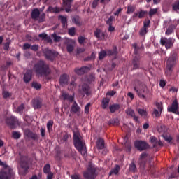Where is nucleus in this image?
Masks as SVG:
<instances>
[{"instance_id": "1", "label": "nucleus", "mask_w": 179, "mask_h": 179, "mask_svg": "<svg viewBox=\"0 0 179 179\" xmlns=\"http://www.w3.org/2000/svg\"><path fill=\"white\" fill-rule=\"evenodd\" d=\"M33 71L38 78H44L51 74V69L50 64L43 60H39L33 66Z\"/></svg>"}, {"instance_id": "2", "label": "nucleus", "mask_w": 179, "mask_h": 179, "mask_svg": "<svg viewBox=\"0 0 179 179\" xmlns=\"http://www.w3.org/2000/svg\"><path fill=\"white\" fill-rule=\"evenodd\" d=\"M73 141L74 147L78 150L79 153H80L82 156H86V154L87 153L86 144H85V141H83V138L80 137V134L79 133L73 132Z\"/></svg>"}, {"instance_id": "3", "label": "nucleus", "mask_w": 179, "mask_h": 179, "mask_svg": "<svg viewBox=\"0 0 179 179\" xmlns=\"http://www.w3.org/2000/svg\"><path fill=\"white\" fill-rule=\"evenodd\" d=\"M0 166L3 168L0 171V179H12L13 178V170L0 159Z\"/></svg>"}, {"instance_id": "4", "label": "nucleus", "mask_w": 179, "mask_h": 179, "mask_svg": "<svg viewBox=\"0 0 179 179\" xmlns=\"http://www.w3.org/2000/svg\"><path fill=\"white\" fill-rule=\"evenodd\" d=\"M176 64H177V52H173L166 61V69L165 71L166 75L168 76L171 75L173 68H174V65H176Z\"/></svg>"}, {"instance_id": "5", "label": "nucleus", "mask_w": 179, "mask_h": 179, "mask_svg": "<svg viewBox=\"0 0 179 179\" xmlns=\"http://www.w3.org/2000/svg\"><path fill=\"white\" fill-rule=\"evenodd\" d=\"M20 166L24 169V174H27V171L31 166V159L26 155H21L20 157Z\"/></svg>"}, {"instance_id": "6", "label": "nucleus", "mask_w": 179, "mask_h": 179, "mask_svg": "<svg viewBox=\"0 0 179 179\" xmlns=\"http://www.w3.org/2000/svg\"><path fill=\"white\" fill-rule=\"evenodd\" d=\"M141 87L140 90H138V87L134 86V89L141 99H146L149 96V89L145 85H141Z\"/></svg>"}, {"instance_id": "7", "label": "nucleus", "mask_w": 179, "mask_h": 179, "mask_svg": "<svg viewBox=\"0 0 179 179\" xmlns=\"http://www.w3.org/2000/svg\"><path fill=\"white\" fill-rule=\"evenodd\" d=\"M43 54L46 58L49 61H54L57 57H58V53L54 50H51L48 48H45L43 50Z\"/></svg>"}, {"instance_id": "8", "label": "nucleus", "mask_w": 179, "mask_h": 179, "mask_svg": "<svg viewBox=\"0 0 179 179\" xmlns=\"http://www.w3.org/2000/svg\"><path fill=\"white\" fill-rule=\"evenodd\" d=\"M6 122L11 129H15L16 125H20L19 120L15 116H11L6 119Z\"/></svg>"}, {"instance_id": "9", "label": "nucleus", "mask_w": 179, "mask_h": 179, "mask_svg": "<svg viewBox=\"0 0 179 179\" xmlns=\"http://www.w3.org/2000/svg\"><path fill=\"white\" fill-rule=\"evenodd\" d=\"M134 148L139 150L140 152H143V150H146V149H149V144L143 141H136L134 142Z\"/></svg>"}, {"instance_id": "10", "label": "nucleus", "mask_w": 179, "mask_h": 179, "mask_svg": "<svg viewBox=\"0 0 179 179\" xmlns=\"http://www.w3.org/2000/svg\"><path fill=\"white\" fill-rule=\"evenodd\" d=\"M94 174H96V169L89 166L87 170L83 172V177L85 179H94Z\"/></svg>"}, {"instance_id": "11", "label": "nucleus", "mask_w": 179, "mask_h": 179, "mask_svg": "<svg viewBox=\"0 0 179 179\" xmlns=\"http://www.w3.org/2000/svg\"><path fill=\"white\" fill-rule=\"evenodd\" d=\"M167 110L169 113H173V114L179 115L178 101H177V99L173 101L171 106H169Z\"/></svg>"}, {"instance_id": "12", "label": "nucleus", "mask_w": 179, "mask_h": 179, "mask_svg": "<svg viewBox=\"0 0 179 179\" xmlns=\"http://www.w3.org/2000/svg\"><path fill=\"white\" fill-rule=\"evenodd\" d=\"M150 139L154 149H160L161 148H163V146H164V144H163L162 141H157V138L154 136H150Z\"/></svg>"}, {"instance_id": "13", "label": "nucleus", "mask_w": 179, "mask_h": 179, "mask_svg": "<svg viewBox=\"0 0 179 179\" xmlns=\"http://www.w3.org/2000/svg\"><path fill=\"white\" fill-rule=\"evenodd\" d=\"M173 43L174 42L173 41V38H161L160 39V44L162 45H165L166 50L171 48V47H173Z\"/></svg>"}, {"instance_id": "14", "label": "nucleus", "mask_w": 179, "mask_h": 179, "mask_svg": "<svg viewBox=\"0 0 179 179\" xmlns=\"http://www.w3.org/2000/svg\"><path fill=\"white\" fill-rule=\"evenodd\" d=\"M74 72L76 75L81 76L82 75H85V73H87V72H90V67L87 66H84L80 68L76 67L74 69Z\"/></svg>"}, {"instance_id": "15", "label": "nucleus", "mask_w": 179, "mask_h": 179, "mask_svg": "<svg viewBox=\"0 0 179 179\" xmlns=\"http://www.w3.org/2000/svg\"><path fill=\"white\" fill-rule=\"evenodd\" d=\"M94 36L98 38V40H106L107 34L106 32H103L101 29L97 28L94 32Z\"/></svg>"}, {"instance_id": "16", "label": "nucleus", "mask_w": 179, "mask_h": 179, "mask_svg": "<svg viewBox=\"0 0 179 179\" xmlns=\"http://www.w3.org/2000/svg\"><path fill=\"white\" fill-rule=\"evenodd\" d=\"M69 76L66 73H64L60 76L59 83L61 86H66L69 83Z\"/></svg>"}, {"instance_id": "17", "label": "nucleus", "mask_w": 179, "mask_h": 179, "mask_svg": "<svg viewBox=\"0 0 179 179\" xmlns=\"http://www.w3.org/2000/svg\"><path fill=\"white\" fill-rule=\"evenodd\" d=\"M32 107L34 110H40L43 107V100L40 98H34L32 99Z\"/></svg>"}, {"instance_id": "18", "label": "nucleus", "mask_w": 179, "mask_h": 179, "mask_svg": "<svg viewBox=\"0 0 179 179\" xmlns=\"http://www.w3.org/2000/svg\"><path fill=\"white\" fill-rule=\"evenodd\" d=\"M79 92L80 94H86V96H89L92 94L90 91V86L87 84H83L81 88L79 90Z\"/></svg>"}, {"instance_id": "19", "label": "nucleus", "mask_w": 179, "mask_h": 179, "mask_svg": "<svg viewBox=\"0 0 179 179\" xmlns=\"http://www.w3.org/2000/svg\"><path fill=\"white\" fill-rule=\"evenodd\" d=\"M131 65L133 69H139L141 66V56H135L132 60Z\"/></svg>"}, {"instance_id": "20", "label": "nucleus", "mask_w": 179, "mask_h": 179, "mask_svg": "<svg viewBox=\"0 0 179 179\" xmlns=\"http://www.w3.org/2000/svg\"><path fill=\"white\" fill-rule=\"evenodd\" d=\"M71 113L72 114H77V115H79L80 113V106L76 103V101H74L73 104L71 107Z\"/></svg>"}, {"instance_id": "21", "label": "nucleus", "mask_w": 179, "mask_h": 179, "mask_svg": "<svg viewBox=\"0 0 179 179\" xmlns=\"http://www.w3.org/2000/svg\"><path fill=\"white\" fill-rule=\"evenodd\" d=\"M125 113L127 115H129V117L133 118L134 121H135L136 122H138V121H139V117L136 116L135 110H134L131 108H127L125 110Z\"/></svg>"}, {"instance_id": "22", "label": "nucleus", "mask_w": 179, "mask_h": 179, "mask_svg": "<svg viewBox=\"0 0 179 179\" xmlns=\"http://www.w3.org/2000/svg\"><path fill=\"white\" fill-rule=\"evenodd\" d=\"M24 134L25 136H27V138H30L33 141H36L38 139V136H37L36 134H34L33 131H31L29 129H26L24 131Z\"/></svg>"}, {"instance_id": "23", "label": "nucleus", "mask_w": 179, "mask_h": 179, "mask_svg": "<svg viewBox=\"0 0 179 179\" xmlns=\"http://www.w3.org/2000/svg\"><path fill=\"white\" fill-rule=\"evenodd\" d=\"M33 78V70L28 69L24 74V82L25 83H29L30 80H31V78Z\"/></svg>"}, {"instance_id": "24", "label": "nucleus", "mask_w": 179, "mask_h": 179, "mask_svg": "<svg viewBox=\"0 0 179 179\" xmlns=\"http://www.w3.org/2000/svg\"><path fill=\"white\" fill-rule=\"evenodd\" d=\"M63 1V6L65 8V10L67 13L71 12V8H72V2L73 0H62Z\"/></svg>"}, {"instance_id": "25", "label": "nucleus", "mask_w": 179, "mask_h": 179, "mask_svg": "<svg viewBox=\"0 0 179 179\" xmlns=\"http://www.w3.org/2000/svg\"><path fill=\"white\" fill-rule=\"evenodd\" d=\"M148 155L149 154H148V152H143L140 155L138 163L141 167H145V164H146V162H147L146 157H148Z\"/></svg>"}, {"instance_id": "26", "label": "nucleus", "mask_w": 179, "mask_h": 179, "mask_svg": "<svg viewBox=\"0 0 179 179\" xmlns=\"http://www.w3.org/2000/svg\"><path fill=\"white\" fill-rule=\"evenodd\" d=\"M58 19L60 20L63 29H66L68 27V18L64 15H59Z\"/></svg>"}, {"instance_id": "27", "label": "nucleus", "mask_w": 179, "mask_h": 179, "mask_svg": "<svg viewBox=\"0 0 179 179\" xmlns=\"http://www.w3.org/2000/svg\"><path fill=\"white\" fill-rule=\"evenodd\" d=\"M40 16V10L38 8L34 9L31 13V17L33 20H37Z\"/></svg>"}, {"instance_id": "28", "label": "nucleus", "mask_w": 179, "mask_h": 179, "mask_svg": "<svg viewBox=\"0 0 179 179\" xmlns=\"http://www.w3.org/2000/svg\"><path fill=\"white\" fill-rule=\"evenodd\" d=\"M96 146L99 150L104 149V139L99 138L96 142Z\"/></svg>"}, {"instance_id": "29", "label": "nucleus", "mask_w": 179, "mask_h": 179, "mask_svg": "<svg viewBox=\"0 0 179 179\" xmlns=\"http://www.w3.org/2000/svg\"><path fill=\"white\" fill-rule=\"evenodd\" d=\"M110 104V99L108 97L103 98L101 107L103 108V110H106L107 107H108V105Z\"/></svg>"}, {"instance_id": "30", "label": "nucleus", "mask_w": 179, "mask_h": 179, "mask_svg": "<svg viewBox=\"0 0 179 179\" xmlns=\"http://www.w3.org/2000/svg\"><path fill=\"white\" fill-rule=\"evenodd\" d=\"M174 30H176V25L171 24L166 28L165 34L166 36H170V34H173V33H174Z\"/></svg>"}, {"instance_id": "31", "label": "nucleus", "mask_w": 179, "mask_h": 179, "mask_svg": "<svg viewBox=\"0 0 179 179\" xmlns=\"http://www.w3.org/2000/svg\"><path fill=\"white\" fill-rule=\"evenodd\" d=\"M120 108L121 106H120V104L118 103H115L109 106V110L112 113H115V111H118V110H120Z\"/></svg>"}, {"instance_id": "32", "label": "nucleus", "mask_w": 179, "mask_h": 179, "mask_svg": "<svg viewBox=\"0 0 179 179\" xmlns=\"http://www.w3.org/2000/svg\"><path fill=\"white\" fill-rule=\"evenodd\" d=\"M62 96L64 100H68L69 101H70V103H72V101H73L74 100L73 96L69 95V94L63 93Z\"/></svg>"}, {"instance_id": "33", "label": "nucleus", "mask_w": 179, "mask_h": 179, "mask_svg": "<svg viewBox=\"0 0 179 179\" xmlns=\"http://www.w3.org/2000/svg\"><path fill=\"white\" fill-rule=\"evenodd\" d=\"M96 80V75L94 73H91L87 76V82L88 83H92Z\"/></svg>"}, {"instance_id": "34", "label": "nucleus", "mask_w": 179, "mask_h": 179, "mask_svg": "<svg viewBox=\"0 0 179 179\" xmlns=\"http://www.w3.org/2000/svg\"><path fill=\"white\" fill-rule=\"evenodd\" d=\"M72 22H73V23H75V24L76 26H82V22L80 21V17H79V16H75L72 19Z\"/></svg>"}, {"instance_id": "35", "label": "nucleus", "mask_w": 179, "mask_h": 179, "mask_svg": "<svg viewBox=\"0 0 179 179\" xmlns=\"http://www.w3.org/2000/svg\"><path fill=\"white\" fill-rule=\"evenodd\" d=\"M109 125H114V127H118L120 125V120L117 118L112 119L108 122Z\"/></svg>"}, {"instance_id": "36", "label": "nucleus", "mask_w": 179, "mask_h": 179, "mask_svg": "<svg viewBox=\"0 0 179 179\" xmlns=\"http://www.w3.org/2000/svg\"><path fill=\"white\" fill-rule=\"evenodd\" d=\"M23 110H24V103H21L16 109L15 113L22 115L23 114Z\"/></svg>"}, {"instance_id": "37", "label": "nucleus", "mask_w": 179, "mask_h": 179, "mask_svg": "<svg viewBox=\"0 0 179 179\" xmlns=\"http://www.w3.org/2000/svg\"><path fill=\"white\" fill-rule=\"evenodd\" d=\"M157 131L159 134H164L166 132V126L164 124H161L157 127Z\"/></svg>"}, {"instance_id": "38", "label": "nucleus", "mask_w": 179, "mask_h": 179, "mask_svg": "<svg viewBox=\"0 0 179 179\" xmlns=\"http://www.w3.org/2000/svg\"><path fill=\"white\" fill-rule=\"evenodd\" d=\"M138 113L141 117H143V118H146L148 117V112H146V110L138 108Z\"/></svg>"}, {"instance_id": "39", "label": "nucleus", "mask_w": 179, "mask_h": 179, "mask_svg": "<svg viewBox=\"0 0 179 179\" xmlns=\"http://www.w3.org/2000/svg\"><path fill=\"white\" fill-rule=\"evenodd\" d=\"M43 173H44V174L51 173V165H50V164H46L43 166Z\"/></svg>"}, {"instance_id": "40", "label": "nucleus", "mask_w": 179, "mask_h": 179, "mask_svg": "<svg viewBox=\"0 0 179 179\" xmlns=\"http://www.w3.org/2000/svg\"><path fill=\"white\" fill-rule=\"evenodd\" d=\"M31 87H33L36 90H40V89H41V84L34 81L31 83Z\"/></svg>"}, {"instance_id": "41", "label": "nucleus", "mask_w": 179, "mask_h": 179, "mask_svg": "<svg viewBox=\"0 0 179 179\" xmlns=\"http://www.w3.org/2000/svg\"><path fill=\"white\" fill-rule=\"evenodd\" d=\"M114 20H115V17L111 15L108 20H105V22L106 24H108V26H111L113 25V22H114Z\"/></svg>"}, {"instance_id": "42", "label": "nucleus", "mask_w": 179, "mask_h": 179, "mask_svg": "<svg viewBox=\"0 0 179 179\" xmlns=\"http://www.w3.org/2000/svg\"><path fill=\"white\" fill-rule=\"evenodd\" d=\"M120 172V165H116L115 167L110 172V176H111V174H118V173Z\"/></svg>"}, {"instance_id": "43", "label": "nucleus", "mask_w": 179, "mask_h": 179, "mask_svg": "<svg viewBox=\"0 0 179 179\" xmlns=\"http://www.w3.org/2000/svg\"><path fill=\"white\" fill-rule=\"evenodd\" d=\"M133 48H134V55H136L135 57H141L139 55V53L138 52V51L139 50V47H138V45L136 43H134Z\"/></svg>"}, {"instance_id": "44", "label": "nucleus", "mask_w": 179, "mask_h": 179, "mask_svg": "<svg viewBox=\"0 0 179 179\" xmlns=\"http://www.w3.org/2000/svg\"><path fill=\"white\" fill-rule=\"evenodd\" d=\"M21 136H22V134L19 131H13L12 133V137L14 139H20Z\"/></svg>"}, {"instance_id": "45", "label": "nucleus", "mask_w": 179, "mask_h": 179, "mask_svg": "<svg viewBox=\"0 0 179 179\" xmlns=\"http://www.w3.org/2000/svg\"><path fill=\"white\" fill-rule=\"evenodd\" d=\"M106 55H107V52H106L105 50L101 51L99 54V59H100L101 61V59H104Z\"/></svg>"}, {"instance_id": "46", "label": "nucleus", "mask_w": 179, "mask_h": 179, "mask_svg": "<svg viewBox=\"0 0 179 179\" xmlns=\"http://www.w3.org/2000/svg\"><path fill=\"white\" fill-rule=\"evenodd\" d=\"M108 55H117L118 54V52L117 51V47H115L113 50H108Z\"/></svg>"}, {"instance_id": "47", "label": "nucleus", "mask_w": 179, "mask_h": 179, "mask_svg": "<svg viewBox=\"0 0 179 179\" xmlns=\"http://www.w3.org/2000/svg\"><path fill=\"white\" fill-rule=\"evenodd\" d=\"M157 8H150V11L148 13L149 17H152V16H154V15H156L157 13Z\"/></svg>"}, {"instance_id": "48", "label": "nucleus", "mask_w": 179, "mask_h": 179, "mask_svg": "<svg viewBox=\"0 0 179 179\" xmlns=\"http://www.w3.org/2000/svg\"><path fill=\"white\" fill-rule=\"evenodd\" d=\"M45 21V13H43L41 15H39L38 17V23H43Z\"/></svg>"}, {"instance_id": "49", "label": "nucleus", "mask_w": 179, "mask_h": 179, "mask_svg": "<svg viewBox=\"0 0 179 179\" xmlns=\"http://www.w3.org/2000/svg\"><path fill=\"white\" fill-rule=\"evenodd\" d=\"M134 12H135V7H134L133 6H128L127 11V15L134 13Z\"/></svg>"}, {"instance_id": "50", "label": "nucleus", "mask_w": 179, "mask_h": 179, "mask_svg": "<svg viewBox=\"0 0 179 179\" xmlns=\"http://www.w3.org/2000/svg\"><path fill=\"white\" fill-rule=\"evenodd\" d=\"M52 37L54 38L55 43H59V41H61V36H57V34H52Z\"/></svg>"}, {"instance_id": "51", "label": "nucleus", "mask_w": 179, "mask_h": 179, "mask_svg": "<svg viewBox=\"0 0 179 179\" xmlns=\"http://www.w3.org/2000/svg\"><path fill=\"white\" fill-rule=\"evenodd\" d=\"M162 136H163L164 141L168 142V143H170V142H171L173 141V137H171V136L162 135Z\"/></svg>"}, {"instance_id": "52", "label": "nucleus", "mask_w": 179, "mask_h": 179, "mask_svg": "<svg viewBox=\"0 0 179 179\" xmlns=\"http://www.w3.org/2000/svg\"><path fill=\"white\" fill-rule=\"evenodd\" d=\"M74 48H75L73 47V45H72V44H67V45H66L67 52H69V53L73 52Z\"/></svg>"}, {"instance_id": "53", "label": "nucleus", "mask_w": 179, "mask_h": 179, "mask_svg": "<svg viewBox=\"0 0 179 179\" xmlns=\"http://www.w3.org/2000/svg\"><path fill=\"white\" fill-rule=\"evenodd\" d=\"M146 13H148V11H145V10H140L138 12V19H143V17H145V15H146Z\"/></svg>"}, {"instance_id": "54", "label": "nucleus", "mask_w": 179, "mask_h": 179, "mask_svg": "<svg viewBox=\"0 0 179 179\" xmlns=\"http://www.w3.org/2000/svg\"><path fill=\"white\" fill-rule=\"evenodd\" d=\"M52 125H54V122L52 120H50L47 123V129L48 131H50V129H52Z\"/></svg>"}, {"instance_id": "55", "label": "nucleus", "mask_w": 179, "mask_h": 179, "mask_svg": "<svg viewBox=\"0 0 179 179\" xmlns=\"http://www.w3.org/2000/svg\"><path fill=\"white\" fill-rule=\"evenodd\" d=\"M150 25V20L147 19L143 22V28L148 29L149 26Z\"/></svg>"}, {"instance_id": "56", "label": "nucleus", "mask_w": 179, "mask_h": 179, "mask_svg": "<svg viewBox=\"0 0 179 179\" xmlns=\"http://www.w3.org/2000/svg\"><path fill=\"white\" fill-rule=\"evenodd\" d=\"M129 171H131L132 173H135V171H136V165H135V164L132 163L130 164Z\"/></svg>"}, {"instance_id": "57", "label": "nucleus", "mask_w": 179, "mask_h": 179, "mask_svg": "<svg viewBox=\"0 0 179 179\" xmlns=\"http://www.w3.org/2000/svg\"><path fill=\"white\" fill-rule=\"evenodd\" d=\"M10 96H12V94H10L9 92H8V91L3 92V99H9V97H10Z\"/></svg>"}, {"instance_id": "58", "label": "nucleus", "mask_w": 179, "mask_h": 179, "mask_svg": "<svg viewBox=\"0 0 179 179\" xmlns=\"http://www.w3.org/2000/svg\"><path fill=\"white\" fill-rule=\"evenodd\" d=\"M11 43H12L11 41H8L4 43V46H3L4 51H8V50H9V45H10Z\"/></svg>"}, {"instance_id": "59", "label": "nucleus", "mask_w": 179, "mask_h": 179, "mask_svg": "<svg viewBox=\"0 0 179 179\" xmlns=\"http://www.w3.org/2000/svg\"><path fill=\"white\" fill-rule=\"evenodd\" d=\"M85 40H86V38L83 36H80L78 38V41L79 44H80V45L83 44L85 43Z\"/></svg>"}, {"instance_id": "60", "label": "nucleus", "mask_w": 179, "mask_h": 179, "mask_svg": "<svg viewBox=\"0 0 179 179\" xmlns=\"http://www.w3.org/2000/svg\"><path fill=\"white\" fill-rule=\"evenodd\" d=\"M69 36H75L76 34V31H75V27H71L69 29Z\"/></svg>"}, {"instance_id": "61", "label": "nucleus", "mask_w": 179, "mask_h": 179, "mask_svg": "<svg viewBox=\"0 0 179 179\" xmlns=\"http://www.w3.org/2000/svg\"><path fill=\"white\" fill-rule=\"evenodd\" d=\"M147 33H148V29L143 28V27L139 31L140 36H145Z\"/></svg>"}, {"instance_id": "62", "label": "nucleus", "mask_w": 179, "mask_h": 179, "mask_svg": "<svg viewBox=\"0 0 179 179\" xmlns=\"http://www.w3.org/2000/svg\"><path fill=\"white\" fill-rule=\"evenodd\" d=\"M38 37H40V38H42V40H48V36L46 35L45 33L40 34L38 35Z\"/></svg>"}, {"instance_id": "63", "label": "nucleus", "mask_w": 179, "mask_h": 179, "mask_svg": "<svg viewBox=\"0 0 179 179\" xmlns=\"http://www.w3.org/2000/svg\"><path fill=\"white\" fill-rule=\"evenodd\" d=\"M64 8L59 7H55L54 13H59V12H62Z\"/></svg>"}, {"instance_id": "64", "label": "nucleus", "mask_w": 179, "mask_h": 179, "mask_svg": "<svg viewBox=\"0 0 179 179\" xmlns=\"http://www.w3.org/2000/svg\"><path fill=\"white\" fill-rule=\"evenodd\" d=\"M90 110V103H87L85 107V113L89 114V110Z\"/></svg>"}]
</instances>
